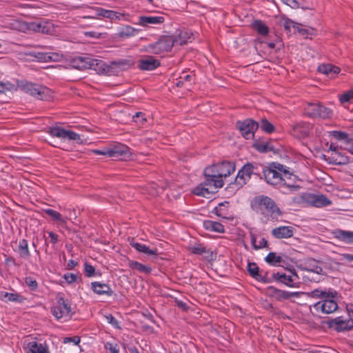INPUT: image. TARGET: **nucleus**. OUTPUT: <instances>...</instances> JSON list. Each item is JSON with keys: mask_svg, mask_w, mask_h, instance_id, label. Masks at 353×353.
Returning <instances> with one entry per match:
<instances>
[{"mask_svg": "<svg viewBox=\"0 0 353 353\" xmlns=\"http://www.w3.org/2000/svg\"><path fill=\"white\" fill-rule=\"evenodd\" d=\"M253 147L255 150L261 153H265L271 151L274 152V153L277 152V150H275L271 142L256 141L253 143Z\"/></svg>", "mask_w": 353, "mask_h": 353, "instance_id": "35", "label": "nucleus"}, {"mask_svg": "<svg viewBox=\"0 0 353 353\" xmlns=\"http://www.w3.org/2000/svg\"><path fill=\"white\" fill-rule=\"evenodd\" d=\"M293 202L299 205H310L317 208L327 206L332 203L331 201L323 194H314L307 192L294 197Z\"/></svg>", "mask_w": 353, "mask_h": 353, "instance_id": "4", "label": "nucleus"}, {"mask_svg": "<svg viewBox=\"0 0 353 353\" xmlns=\"http://www.w3.org/2000/svg\"><path fill=\"white\" fill-rule=\"evenodd\" d=\"M236 127L245 139H249L254 137L259 124L252 119H246L244 121H238Z\"/></svg>", "mask_w": 353, "mask_h": 353, "instance_id": "10", "label": "nucleus"}, {"mask_svg": "<svg viewBox=\"0 0 353 353\" xmlns=\"http://www.w3.org/2000/svg\"><path fill=\"white\" fill-rule=\"evenodd\" d=\"M327 327L336 332H343L351 330L353 327V319L351 318L343 319L339 316L326 322Z\"/></svg>", "mask_w": 353, "mask_h": 353, "instance_id": "12", "label": "nucleus"}, {"mask_svg": "<svg viewBox=\"0 0 353 353\" xmlns=\"http://www.w3.org/2000/svg\"><path fill=\"white\" fill-rule=\"evenodd\" d=\"M62 55L57 52H48V57H47L48 61H59L61 59Z\"/></svg>", "mask_w": 353, "mask_h": 353, "instance_id": "58", "label": "nucleus"}, {"mask_svg": "<svg viewBox=\"0 0 353 353\" xmlns=\"http://www.w3.org/2000/svg\"><path fill=\"white\" fill-rule=\"evenodd\" d=\"M218 171L219 174V178L226 179L235 170V165L233 163L230 161H223L221 163H216Z\"/></svg>", "mask_w": 353, "mask_h": 353, "instance_id": "22", "label": "nucleus"}, {"mask_svg": "<svg viewBox=\"0 0 353 353\" xmlns=\"http://www.w3.org/2000/svg\"><path fill=\"white\" fill-rule=\"evenodd\" d=\"M265 261L270 265L273 266H279L280 263H285V260L279 255H276L275 252H270L266 257L265 258Z\"/></svg>", "mask_w": 353, "mask_h": 353, "instance_id": "41", "label": "nucleus"}, {"mask_svg": "<svg viewBox=\"0 0 353 353\" xmlns=\"http://www.w3.org/2000/svg\"><path fill=\"white\" fill-rule=\"evenodd\" d=\"M105 348L110 352V353H119V347L117 343L107 342L105 344Z\"/></svg>", "mask_w": 353, "mask_h": 353, "instance_id": "56", "label": "nucleus"}, {"mask_svg": "<svg viewBox=\"0 0 353 353\" xmlns=\"http://www.w3.org/2000/svg\"><path fill=\"white\" fill-rule=\"evenodd\" d=\"M259 207L263 214L270 216L272 219H276L281 214V212L275 202L268 196L260 198Z\"/></svg>", "mask_w": 353, "mask_h": 353, "instance_id": "7", "label": "nucleus"}, {"mask_svg": "<svg viewBox=\"0 0 353 353\" xmlns=\"http://www.w3.org/2000/svg\"><path fill=\"white\" fill-rule=\"evenodd\" d=\"M204 176L205 180L193 191L196 195L208 197L210 194H215L224 185L223 179L219 178L216 164L207 167L204 170Z\"/></svg>", "mask_w": 353, "mask_h": 353, "instance_id": "2", "label": "nucleus"}, {"mask_svg": "<svg viewBox=\"0 0 353 353\" xmlns=\"http://www.w3.org/2000/svg\"><path fill=\"white\" fill-rule=\"evenodd\" d=\"M137 33V30L130 26H126L119 30V32H117V35L120 38H127L132 36H134Z\"/></svg>", "mask_w": 353, "mask_h": 353, "instance_id": "43", "label": "nucleus"}, {"mask_svg": "<svg viewBox=\"0 0 353 353\" xmlns=\"http://www.w3.org/2000/svg\"><path fill=\"white\" fill-rule=\"evenodd\" d=\"M104 317L108 323L111 324L114 327L117 329H121L119 321L112 316V314H108L105 315Z\"/></svg>", "mask_w": 353, "mask_h": 353, "instance_id": "55", "label": "nucleus"}, {"mask_svg": "<svg viewBox=\"0 0 353 353\" xmlns=\"http://www.w3.org/2000/svg\"><path fill=\"white\" fill-rule=\"evenodd\" d=\"M128 266L132 270H137L141 273L150 274L152 272V268L150 266L143 265L135 261H129Z\"/></svg>", "mask_w": 353, "mask_h": 353, "instance_id": "40", "label": "nucleus"}, {"mask_svg": "<svg viewBox=\"0 0 353 353\" xmlns=\"http://www.w3.org/2000/svg\"><path fill=\"white\" fill-rule=\"evenodd\" d=\"M305 114L310 118L328 119L332 116V111L321 103H309L305 108Z\"/></svg>", "mask_w": 353, "mask_h": 353, "instance_id": "8", "label": "nucleus"}, {"mask_svg": "<svg viewBox=\"0 0 353 353\" xmlns=\"http://www.w3.org/2000/svg\"><path fill=\"white\" fill-rule=\"evenodd\" d=\"M322 261L316 260L314 258L306 259L301 265V269L303 271L312 272L321 276H325L326 273L321 266Z\"/></svg>", "mask_w": 353, "mask_h": 353, "instance_id": "15", "label": "nucleus"}, {"mask_svg": "<svg viewBox=\"0 0 353 353\" xmlns=\"http://www.w3.org/2000/svg\"><path fill=\"white\" fill-rule=\"evenodd\" d=\"M189 249L194 254L203 255L204 257L208 260L212 259V252L207 249V248L203 244H196L190 247Z\"/></svg>", "mask_w": 353, "mask_h": 353, "instance_id": "31", "label": "nucleus"}, {"mask_svg": "<svg viewBox=\"0 0 353 353\" xmlns=\"http://www.w3.org/2000/svg\"><path fill=\"white\" fill-rule=\"evenodd\" d=\"M313 307L316 312L323 314H331L334 312L339 307L336 301H320L314 304Z\"/></svg>", "mask_w": 353, "mask_h": 353, "instance_id": "17", "label": "nucleus"}, {"mask_svg": "<svg viewBox=\"0 0 353 353\" xmlns=\"http://www.w3.org/2000/svg\"><path fill=\"white\" fill-rule=\"evenodd\" d=\"M193 34L187 31L181 32L177 37L174 36V44L183 46L191 41Z\"/></svg>", "mask_w": 353, "mask_h": 353, "instance_id": "39", "label": "nucleus"}, {"mask_svg": "<svg viewBox=\"0 0 353 353\" xmlns=\"http://www.w3.org/2000/svg\"><path fill=\"white\" fill-rule=\"evenodd\" d=\"M8 27L12 30L21 31L26 28V24L22 21L14 20L9 23Z\"/></svg>", "mask_w": 353, "mask_h": 353, "instance_id": "50", "label": "nucleus"}, {"mask_svg": "<svg viewBox=\"0 0 353 353\" xmlns=\"http://www.w3.org/2000/svg\"><path fill=\"white\" fill-rule=\"evenodd\" d=\"M204 228L210 232H214L218 233H224L225 228L219 222L213 221L211 220H205L203 223Z\"/></svg>", "mask_w": 353, "mask_h": 353, "instance_id": "33", "label": "nucleus"}, {"mask_svg": "<svg viewBox=\"0 0 353 353\" xmlns=\"http://www.w3.org/2000/svg\"><path fill=\"white\" fill-rule=\"evenodd\" d=\"M108 148H104L103 150H93L92 152L97 155H105L109 157Z\"/></svg>", "mask_w": 353, "mask_h": 353, "instance_id": "62", "label": "nucleus"}, {"mask_svg": "<svg viewBox=\"0 0 353 353\" xmlns=\"http://www.w3.org/2000/svg\"><path fill=\"white\" fill-rule=\"evenodd\" d=\"M174 46V36L165 35L161 37L157 42L149 44L147 49L153 54H161L171 51Z\"/></svg>", "mask_w": 353, "mask_h": 353, "instance_id": "5", "label": "nucleus"}, {"mask_svg": "<svg viewBox=\"0 0 353 353\" xmlns=\"http://www.w3.org/2000/svg\"><path fill=\"white\" fill-rule=\"evenodd\" d=\"M109 157L119 158L128 152V148L123 144L118 143L108 148Z\"/></svg>", "mask_w": 353, "mask_h": 353, "instance_id": "30", "label": "nucleus"}, {"mask_svg": "<svg viewBox=\"0 0 353 353\" xmlns=\"http://www.w3.org/2000/svg\"><path fill=\"white\" fill-rule=\"evenodd\" d=\"M97 14L105 18L113 19L114 18L119 19L121 14L113 10H105L101 8L97 9Z\"/></svg>", "mask_w": 353, "mask_h": 353, "instance_id": "44", "label": "nucleus"}, {"mask_svg": "<svg viewBox=\"0 0 353 353\" xmlns=\"http://www.w3.org/2000/svg\"><path fill=\"white\" fill-rule=\"evenodd\" d=\"M353 98V90H349L348 92L343 94L340 97V101L341 103H345L349 102Z\"/></svg>", "mask_w": 353, "mask_h": 353, "instance_id": "57", "label": "nucleus"}, {"mask_svg": "<svg viewBox=\"0 0 353 353\" xmlns=\"http://www.w3.org/2000/svg\"><path fill=\"white\" fill-rule=\"evenodd\" d=\"M294 231L292 226H279L272 229L271 234L276 239H288L294 235Z\"/></svg>", "mask_w": 353, "mask_h": 353, "instance_id": "21", "label": "nucleus"}, {"mask_svg": "<svg viewBox=\"0 0 353 353\" xmlns=\"http://www.w3.org/2000/svg\"><path fill=\"white\" fill-rule=\"evenodd\" d=\"M317 71L320 73L327 75L329 78H334L341 71V69L332 64L325 63L320 65Z\"/></svg>", "mask_w": 353, "mask_h": 353, "instance_id": "27", "label": "nucleus"}, {"mask_svg": "<svg viewBox=\"0 0 353 353\" xmlns=\"http://www.w3.org/2000/svg\"><path fill=\"white\" fill-rule=\"evenodd\" d=\"M91 288L94 293L99 295L112 296L114 294L109 285L98 281L92 282Z\"/></svg>", "mask_w": 353, "mask_h": 353, "instance_id": "25", "label": "nucleus"}, {"mask_svg": "<svg viewBox=\"0 0 353 353\" xmlns=\"http://www.w3.org/2000/svg\"><path fill=\"white\" fill-rule=\"evenodd\" d=\"M49 237L50 238V243L55 245L59 241V235L52 231L48 232Z\"/></svg>", "mask_w": 353, "mask_h": 353, "instance_id": "61", "label": "nucleus"}, {"mask_svg": "<svg viewBox=\"0 0 353 353\" xmlns=\"http://www.w3.org/2000/svg\"><path fill=\"white\" fill-rule=\"evenodd\" d=\"M334 237L347 244H353V232L343 230H336L334 232Z\"/></svg>", "mask_w": 353, "mask_h": 353, "instance_id": "32", "label": "nucleus"}, {"mask_svg": "<svg viewBox=\"0 0 353 353\" xmlns=\"http://www.w3.org/2000/svg\"><path fill=\"white\" fill-rule=\"evenodd\" d=\"M272 277L276 282L285 284L288 287L295 288L298 286L296 282L293 281V276H290V274L287 275L285 273L276 272L273 273Z\"/></svg>", "mask_w": 353, "mask_h": 353, "instance_id": "24", "label": "nucleus"}, {"mask_svg": "<svg viewBox=\"0 0 353 353\" xmlns=\"http://www.w3.org/2000/svg\"><path fill=\"white\" fill-rule=\"evenodd\" d=\"M43 212L46 214H48V216L52 217V219L53 220L60 221L61 223H65V221L62 219V216H61V214L59 212H57V211H55V210H54L52 209H50V208L45 209L43 210Z\"/></svg>", "mask_w": 353, "mask_h": 353, "instance_id": "49", "label": "nucleus"}, {"mask_svg": "<svg viewBox=\"0 0 353 353\" xmlns=\"http://www.w3.org/2000/svg\"><path fill=\"white\" fill-rule=\"evenodd\" d=\"M132 62L127 59H120L119 61H112L111 65L121 70H125L132 65Z\"/></svg>", "mask_w": 353, "mask_h": 353, "instance_id": "48", "label": "nucleus"}, {"mask_svg": "<svg viewBox=\"0 0 353 353\" xmlns=\"http://www.w3.org/2000/svg\"><path fill=\"white\" fill-rule=\"evenodd\" d=\"M19 88L27 94L39 100H49L52 97V91L48 88L32 82L21 81Z\"/></svg>", "mask_w": 353, "mask_h": 353, "instance_id": "3", "label": "nucleus"}, {"mask_svg": "<svg viewBox=\"0 0 353 353\" xmlns=\"http://www.w3.org/2000/svg\"><path fill=\"white\" fill-rule=\"evenodd\" d=\"M89 69H92L97 73H105L109 72L110 66L102 60L92 58Z\"/></svg>", "mask_w": 353, "mask_h": 353, "instance_id": "34", "label": "nucleus"}, {"mask_svg": "<svg viewBox=\"0 0 353 353\" xmlns=\"http://www.w3.org/2000/svg\"><path fill=\"white\" fill-rule=\"evenodd\" d=\"M253 30L261 36H266L269 32V28L261 20H255L251 25Z\"/></svg>", "mask_w": 353, "mask_h": 353, "instance_id": "38", "label": "nucleus"}, {"mask_svg": "<svg viewBox=\"0 0 353 353\" xmlns=\"http://www.w3.org/2000/svg\"><path fill=\"white\" fill-rule=\"evenodd\" d=\"M23 350L24 353H50L47 345L39 343L35 339H24Z\"/></svg>", "mask_w": 353, "mask_h": 353, "instance_id": "13", "label": "nucleus"}, {"mask_svg": "<svg viewBox=\"0 0 353 353\" xmlns=\"http://www.w3.org/2000/svg\"><path fill=\"white\" fill-rule=\"evenodd\" d=\"M48 133L52 137L59 138L61 140L75 141L79 144L83 143V140L79 134L72 130H65L61 127L50 128Z\"/></svg>", "mask_w": 353, "mask_h": 353, "instance_id": "11", "label": "nucleus"}, {"mask_svg": "<svg viewBox=\"0 0 353 353\" xmlns=\"http://www.w3.org/2000/svg\"><path fill=\"white\" fill-rule=\"evenodd\" d=\"M263 175L265 181L274 186H286L291 191H296L300 188L299 185H290L286 183V179H290L292 175L286 167L279 163L272 162L268 167L263 168Z\"/></svg>", "mask_w": 353, "mask_h": 353, "instance_id": "1", "label": "nucleus"}, {"mask_svg": "<svg viewBox=\"0 0 353 353\" xmlns=\"http://www.w3.org/2000/svg\"><path fill=\"white\" fill-rule=\"evenodd\" d=\"M259 124L261 129L268 134H271L275 131V127L265 118L262 119Z\"/></svg>", "mask_w": 353, "mask_h": 353, "instance_id": "46", "label": "nucleus"}, {"mask_svg": "<svg viewBox=\"0 0 353 353\" xmlns=\"http://www.w3.org/2000/svg\"><path fill=\"white\" fill-rule=\"evenodd\" d=\"M52 315L59 320L64 317H71V305L63 296L57 298V303L51 307Z\"/></svg>", "mask_w": 353, "mask_h": 353, "instance_id": "9", "label": "nucleus"}, {"mask_svg": "<svg viewBox=\"0 0 353 353\" xmlns=\"http://www.w3.org/2000/svg\"><path fill=\"white\" fill-rule=\"evenodd\" d=\"M63 278L65 279L67 283H72L77 280L78 276L77 274H74L73 273H68L65 274Z\"/></svg>", "mask_w": 353, "mask_h": 353, "instance_id": "59", "label": "nucleus"}, {"mask_svg": "<svg viewBox=\"0 0 353 353\" xmlns=\"http://www.w3.org/2000/svg\"><path fill=\"white\" fill-rule=\"evenodd\" d=\"M133 120L137 123L140 122L141 123H143L145 121H146V119L144 117V114L139 112H137L135 115L133 116Z\"/></svg>", "mask_w": 353, "mask_h": 353, "instance_id": "60", "label": "nucleus"}, {"mask_svg": "<svg viewBox=\"0 0 353 353\" xmlns=\"http://www.w3.org/2000/svg\"><path fill=\"white\" fill-rule=\"evenodd\" d=\"M25 283L30 288L31 290H36L38 288L37 281L32 276L26 277Z\"/></svg>", "mask_w": 353, "mask_h": 353, "instance_id": "53", "label": "nucleus"}, {"mask_svg": "<svg viewBox=\"0 0 353 353\" xmlns=\"http://www.w3.org/2000/svg\"><path fill=\"white\" fill-rule=\"evenodd\" d=\"M159 60L152 56H144L138 61L137 67L141 70H153L160 65Z\"/></svg>", "mask_w": 353, "mask_h": 353, "instance_id": "18", "label": "nucleus"}, {"mask_svg": "<svg viewBox=\"0 0 353 353\" xmlns=\"http://www.w3.org/2000/svg\"><path fill=\"white\" fill-rule=\"evenodd\" d=\"M259 165H260L257 163H252L245 164L238 172L234 183L236 184L238 188H241L247 183L252 174L260 176L259 172H254V170H257Z\"/></svg>", "mask_w": 353, "mask_h": 353, "instance_id": "6", "label": "nucleus"}, {"mask_svg": "<svg viewBox=\"0 0 353 353\" xmlns=\"http://www.w3.org/2000/svg\"><path fill=\"white\" fill-rule=\"evenodd\" d=\"M329 150L334 152L331 157L332 161H330V163L338 165L346 163L347 162V157L344 156H341V154L339 152L338 146L335 145L333 143H331Z\"/></svg>", "mask_w": 353, "mask_h": 353, "instance_id": "29", "label": "nucleus"}, {"mask_svg": "<svg viewBox=\"0 0 353 353\" xmlns=\"http://www.w3.org/2000/svg\"><path fill=\"white\" fill-rule=\"evenodd\" d=\"M229 205L230 202L225 201L220 203L218 206L215 207L212 212L214 213L217 216L221 217L223 219H230V213L228 210Z\"/></svg>", "mask_w": 353, "mask_h": 353, "instance_id": "28", "label": "nucleus"}, {"mask_svg": "<svg viewBox=\"0 0 353 353\" xmlns=\"http://www.w3.org/2000/svg\"><path fill=\"white\" fill-rule=\"evenodd\" d=\"M92 57L89 56H76L70 60L71 66L78 70H85L90 68Z\"/></svg>", "mask_w": 353, "mask_h": 353, "instance_id": "20", "label": "nucleus"}, {"mask_svg": "<svg viewBox=\"0 0 353 353\" xmlns=\"http://www.w3.org/2000/svg\"><path fill=\"white\" fill-rule=\"evenodd\" d=\"M18 252L19 256L27 259L30 256V252L28 248V241L25 239H21L19 242Z\"/></svg>", "mask_w": 353, "mask_h": 353, "instance_id": "37", "label": "nucleus"}, {"mask_svg": "<svg viewBox=\"0 0 353 353\" xmlns=\"http://www.w3.org/2000/svg\"><path fill=\"white\" fill-rule=\"evenodd\" d=\"M48 57V52H37L35 54V57L39 60L45 62H48L47 57Z\"/></svg>", "mask_w": 353, "mask_h": 353, "instance_id": "63", "label": "nucleus"}, {"mask_svg": "<svg viewBox=\"0 0 353 353\" xmlns=\"http://www.w3.org/2000/svg\"><path fill=\"white\" fill-rule=\"evenodd\" d=\"M268 289L270 292V296L279 301L288 300L292 297H297L299 294L298 292H290L281 290L274 286H269Z\"/></svg>", "mask_w": 353, "mask_h": 353, "instance_id": "19", "label": "nucleus"}, {"mask_svg": "<svg viewBox=\"0 0 353 353\" xmlns=\"http://www.w3.org/2000/svg\"><path fill=\"white\" fill-rule=\"evenodd\" d=\"M298 24L299 23L293 21L292 20L287 19L284 21L283 26L288 32H290L291 30L293 29L294 32H296V27H298Z\"/></svg>", "mask_w": 353, "mask_h": 353, "instance_id": "51", "label": "nucleus"}, {"mask_svg": "<svg viewBox=\"0 0 353 353\" xmlns=\"http://www.w3.org/2000/svg\"><path fill=\"white\" fill-rule=\"evenodd\" d=\"M310 129V123L302 121L292 124L290 133L296 138L303 139L309 136Z\"/></svg>", "mask_w": 353, "mask_h": 353, "instance_id": "16", "label": "nucleus"}, {"mask_svg": "<svg viewBox=\"0 0 353 353\" xmlns=\"http://www.w3.org/2000/svg\"><path fill=\"white\" fill-rule=\"evenodd\" d=\"M14 88V85L9 81H0V93L11 91Z\"/></svg>", "mask_w": 353, "mask_h": 353, "instance_id": "52", "label": "nucleus"}, {"mask_svg": "<svg viewBox=\"0 0 353 353\" xmlns=\"http://www.w3.org/2000/svg\"><path fill=\"white\" fill-rule=\"evenodd\" d=\"M309 296L314 299H320L321 301H336L338 292L333 288H317L309 293Z\"/></svg>", "mask_w": 353, "mask_h": 353, "instance_id": "14", "label": "nucleus"}, {"mask_svg": "<svg viewBox=\"0 0 353 353\" xmlns=\"http://www.w3.org/2000/svg\"><path fill=\"white\" fill-rule=\"evenodd\" d=\"M296 31L306 39L308 38L309 36H315L316 34V30L315 28L311 27L304 28L303 26L300 23L298 24Z\"/></svg>", "mask_w": 353, "mask_h": 353, "instance_id": "45", "label": "nucleus"}, {"mask_svg": "<svg viewBox=\"0 0 353 353\" xmlns=\"http://www.w3.org/2000/svg\"><path fill=\"white\" fill-rule=\"evenodd\" d=\"M0 299L1 300L7 299L9 301L20 303L23 301L22 296L17 293H9L4 291H0Z\"/></svg>", "mask_w": 353, "mask_h": 353, "instance_id": "42", "label": "nucleus"}, {"mask_svg": "<svg viewBox=\"0 0 353 353\" xmlns=\"http://www.w3.org/2000/svg\"><path fill=\"white\" fill-rule=\"evenodd\" d=\"M130 245L134 248L137 251L139 252L144 253L148 256L150 255H158V250L157 248L155 249H150L149 247L144 244L139 243L138 242L132 241L130 243Z\"/></svg>", "mask_w": 353, "mask_h": 353, "instance_id": "36", "label": "nucleus"}, {"mask_svg": "<svg viewBox=\"0 0 353 353\" xmlns=\"http://www.w3.org/2000/svg\"><path fill=\"white\" fill-rule=\"evenodd\" d=\"M84 272L86 276L92 277L95 275V268L88 263L84 264Z\"/></svg>", "mask_w": 353, "mask_h": 353, "instance_id": "54", "label": "nucleus"}, {"mask_svg": "<svg viewBox=\"0 0 353 353\" xmlns=\"http://www.w3.org/2000/svg\"><path fill=\"white\" fill-rule=\"evenodd\" d=\"M165 21L163 16H141L139 17L138 24L148 27L150 25L161 24Z\"/></svg>", "mask_w": 353, "mask_h": 353, "instance_id": "23", "label": "nucleus"}, {"mask_svg": "<svg viewBox=\"0 0 353 353\" xmlns=\"http://www.w3.org/2000/svg\"><path fill=\"white\" fill-rule=\"evenodd\" d=\"M176 305L178 307L181 308L183 311H186L188 309V305L183 301L180 300H175Z\"/></svg>", "mask_w": 353, "mask_h": 353, "instance_id": "64", "label": "nucleus"}, {"mask_svg": "<svg viewBox=\"0 0 353 353\" xmlns=\"http://www.w3.org/2000/svg\"><path fill=\"white\" fill-rule=\"evenodd\" d=\"M248 271L250 275L256 280L263 283L270 282V279L266 276H263L260 273L259 268L256 263H248Z\"/></svg>", "mask_w": 353, "mask_h": 353, "instance_id": "26", "label": "nucleus"}, {"mask_svg": "<svg viewBox=\"0 0 353 353\" xmlns=\"http://www.w3.org/2000/svg\"><path fill=\"white\" fill-rule=\"evenodd\" d=\"M330 136L338 141H345L350 143L351 139H348V134L342 131L333 130L329 132Z\"/></svg>", "mask_w": 353, "mask_h": 353, "instance_id": "47", "label": "nucleus"}]
</instances>
